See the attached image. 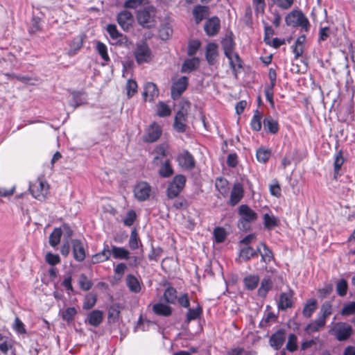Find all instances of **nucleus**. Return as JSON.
Returning <instances> with one entry per match:
<instances>
[{"label":"nucleus","instance_id":"obj_1","mask_svg":"<svg viewBox=\"0 0 355 355\" xmlns=\"http://www.w3.org/2000/svg\"><path fill=\"white\" fill-rule=\"evenodd\" d=\"M285 22L289 26H300L306 32H308L310 28V23L308 18L301 10H293L290 12L285 17Z\"/></svg>","mask_w":355,"mask_h":355},{"label":"nucleus","instance_id":"obj_2","mask_svg":"<svg viewBox=\"0 0 355 355\" xmlns=\"http://www.w3.org/2000/svg\"><path fill=\"white\" fill-rule=\"evenodd\" d=\"M238 212L241 216L239 223L242 225V228L245 230L249 229L250 223L256 221L258 218V214L248 205H240Z\"/></svg>","mask_w":355,"mask_h":355},{"label":"nucleus","instance_id":"obj_3","mask_svg":"<svg viewBox=\"0 0 355 355\" xmlns=\"http://www.w3.org/2000/svg\"><path fill=\"white\" fill-rule=\"evenodd\" d=\"M138 23L144 28H150L154 26L155 9L153 6L139 10L137 14Z\"/></svg>","mask_w":355,"mask_h":355},{"label":"nucleus","instance_id":"obj_4","mask_svg":"<svg viewBox=\"0 0 355 355\" xmlns=\"http://www.w3.org/2000/svg\"><path fill=\"white\" fill-rule=\"evenodd\" d=\"M186 184V177L184 175H175L168 184L167 196L169 198H174L181 193Z\"/></svg>","mask_w":355,"mask_h":355},{"label":"nucleus","instance_id":"obj_5","mask_svg":"<svg viewBox=\"0 0 355 355\" xmlns=\"http://www.w3.org/2000/svg\"><path fill=\"white\" fill-rule=\"evenodd\" d=\"M29 190L35 198L43 200L48 193L49 186L46 182L37 180L34 183L30 184Z\"/></svg>","mask_w":355,"mask_h":355},{"label":"nucleus","instance_id":"obj_6","mask_svg":"<svg viewBox=\"0 0 355 355\" xmlns=\"http://www.w3.org/2000/svg\"><path fill=\"white\" fill-rule=\"evenodd\" d=\"M106 30L110 38L114 40L112 44H116L120 46H128L129 41L127 37L118 31L115 24H108Z\"/></svg>","mask_w":355,"mask_h":355},{"label":"nucleus","instance_id":"obj_7","mask_svg":"<svg viewBox=\"0 0 355 355\" xmlns=\"http://www.w3.org/2000/svg\"><path fill=\"white\" fill-rule=\"evenodd\" d=\"M177 162L179 166L184 170L191 171L196 167L195 159L187 150H184L178 154Z\"/></svg>","mask_w":355,"mask_h":355},{"label":"nucleus","instance_id":"obj_8","mask_svg":"<svg viewBox=\"0 0 355 355\" xmlns=\"http://www.w3.org/2000/svg\"><path fill=\"white\" fill-rule=\"evenodd\" d=\"M334 335L339 341L347 340L353 333L352 325L346 322H338L334 328Z\"/></svg>","mask_w":355,"mask_h":355},{"label":"nucleus","instance_id":"obj_9","mask_svg":"<svg viewBox=\"0 0 355 355\" xmlns=\"http://www.w3.org/2000/svg\"><path fill=\"white\" fill-rule=\"evenodd\" d=\"M15 340L0 333V355H17Z\"/></svg>","mask_w":355,"mask_h":355},{"label":"nucleus","instance_id":"obj_10","mask_svg":"<svg viewBox=\"0 0 355 355\" xmlns=\"http://www.w3.org/2000/svg\"><path fill=\"white\" fill-rule=\"evenodd\" d=\"M189 85V78L187 76H182L171 85V94L173 100L180 97Z\"/></svg>","mask_w":355,"mask_h":355},{"label":"nucleus","instance_id":"obj_11","mask_svg":"<svg viewBox=\"0 0 355 355\" xmlns=\"http://www.w3.org/2000/svg\"><path fill=\"white\" fill-rule=\"evenodd\" d=\"M135 59L139 64L148 62L151 59V51L145 42L138 45L135 52Z\"/></svg>","mask_w":355,"mask_h":355},{"label":"nucleus","instance_id":"obj_12","mask_svg":"<svg viewBox=\"0 0 355 355\" xmlns=\"http://www.w3.org/2000/svg\"><path fill=\"white\" fill-rule=\"evenodd\" d=\"M286 338V330L279 329L272 334L269 338L270 346L275 350L280 349Z\"/></svg>","mask_w":355,"mask_h":355},{"label":"nucleus","instance_id":"obj_13","mask_svg":"<svg viewBox=\"0 0 355 355\" xmlns=\"http://www.w3.org/2000/svg\"><path fill=\"white\" fill-rule=\"evenodd\" d=\"M221 45L224 51L225 55L230 61V65L232 70H235V64L233 60V51L234 49V42L230 37L224 38L221 41Z\"/></svg>","mask_w":355,"mask_h":355},{"label":"nucleus","instance_id":"obj_14","mask_svg":"<svg viewBox=\"0 0 355 355\" xmlns=\"http://www.w3.org/2000/svg\"><path fill=\"white\" fill-rule=\"evenodd\" d=\"M116 21L123 31H128L132 26L134 18L130 12L125 10L117 15Z\"/></svg>","mask_w":355,"mask_h":355},{"label":"nucleus","instance_id":"obj_15","mask_svg":"<svg viewBox=\"0 0 355 355\" xmlns=\"http://www.w3.org/2000/svg\"><path fill=\"white\" fill-rule=\"evenodd\" d=\"M71 245L74 259L78 262L84 261L86 252L83 242L80 239H72Z\"/></svg>","mask_w":355,"mask_h":355},{"label":"nucleus","instance_id":"obj_16","mask_svg":"<svg viewBox=\"0 0 355 355\" xmlns=\"http://www.w3.org/2000/svg\"><path fill=\"white\" fill-rule=\"evenodd\" d=\"M150 187L146 182H141L137 184L134 188V195L139 201L146 200L150 196Z\"/></svg>","mask_w":355,"mask_h":355},{"label":"nucleus","instance_id":"obj_17","mask_svg":"<svg viewBox=\"0 0 355 355\" xmlns=\"http://www.w3.org/2000/svg\"><path fill=\"white\" fill-rule=\"evenodd\" d=\"M220 28V21L218 17L208 19L204 26V31L208 36H214L218 34Z\"/></svg>","mask_w":355,"mask_h":355},{"label":"nucleus","instance_id":"obj_18","mask_svg":"<svg viewBox=\"0 0 355 355\" xmlns=\"http://www.w3.org/2000/svg\"><path fill=\"white\" fill-rule=\"evenodd\" d=\"M294 292L293 290L289 289L287 292L282 293L279 295V299L277 303L279 310H286L291 308L293 304V298Z\"/></svg>","mask_w":355,"mask_h":355},{"label":"nucleus","instance_id":"obj_19","mask_svg":"<svg viewBox=\"0 0 355 355\" xmlns=\"http://www.w3.org/2000/svg\"><path fill=\"white\" fill-rule=\"evenodd\" d=\"M243 196L244 190L243 185L239 182L234 183L230 193L229 204L231 206L236 205L243 198Z\"/></svg>","mask_w":355,"mask_h":355},{"label":"nucleus","instance_id":"obj_20","mask_svg":"<svg viewBox=\"0 0 355 355\" xmlns=\"http://www.w3.org/2000/svg\"><path fill=\"white\" fill-rule=\"evenodd\" d=\"M160 284L166 287L164 293V299L165 302L171 304H176L178 298V292L176 289L172 287L170 283L166 279H164Z\"/></svg>","mask_w":355,"mask_h":355},{"label":"nucleus","instance_id":"obj_21","mask_svg":"<svg viewBox=\"0 0 355 355\" xmlns=\"http://www.w3.org/2000/svg\"><path fill=\"white\" fill-rule=\"evenodd\" d=\"M187 116L188 115L184 114L181 112H176L173 124V129L176 132L183 133L186 131L187 127Z\"/></svg>","mask_w":355,"mask_h":355},{"label":"nucleus","instance_id":"obj_22","mask_svg":"<svg viewBox=\"0 0 355 355\" xmlns=\"http://www.w3.org/2000/svg\"><path fill=\"white\" fill-rule=\"evenodd\" d=\"M193 16L196 24H199L204 19L209 15V8L207 6H195L192 10Z\"/></svg>","mask_w":355,"mask_h":355},{"label":"nucleus","instance_id":"obj_23","mask_svg":"<svg viewBox=\"0 0 355 355\" xmlns=\"http://www.w3.org/2000/svg\"><path fill=\"white\" fill-rule=\"evenodd\" d=\"M263 128L268 133L276 135L279 130V125L277 120L271 115H267L263 120Z\"/></svg>","mask_w":355,"mask_h":355},{"label":"nucleus","instance_id":"obj_24","mask_svg":"<svg viewBox=\"0 0 355 355\" xmlns=\"http://www.w3.org/2000/svg\"><path fill=\"white\" fill-rule=\"evenodd\" d=\"M158 173L163 178H168L173 175L174 169L170 159L167 158L164 161L160 162Z\"/></svg>","mask_w":355,"mask_h":355},{"label":"nucleus","instance_id":"obj_25","mask_svg":"<svg viewBox=\"0 0 355 355\" xmlns=\"http://www.w3.org/2000/svg\"><path fill=\"white\" fill-rule=\"evenodd\" d=\"M257 252L261 257V261L266 264L269 263L274 258L272 251L263 242L257 245Z\"/></svg>","mask_w":355,"mask_h":355},{"label":"nucleus","instance_id":"obj_26","mask_svg":"<svg viewBox=\"0 0 355 355\" xmlns=\"http://www.w3.org/2000/svg\"><path fill=\"white\" fill-rule=\"evenodd\" d=\"M103 319V313L100 310H93L87 314L85 319V323L93 327H98L102 322Z\"/></svg>","mask_w":355,"mask_h":355},{"label":"nucleus","instance_id":"obj_27","mask_svg":"<svg viewBox=\"0 0 355 355\" xmlns=\"http://www.w3.org/2000/svg\"><path fill=\"white\" fill-rule=\"evenodd\" d=\"M218 56V46L215 43H209L206 47L205 58L209 64L214 65Z\"/></svg>","mask_w":355,"mask_h":355},{"label":"nucleus","instance_id":"obj_28","mask_svg":"<svg viewBox=\"0 0 355 355\" xmlns=\"http://www.w3.org/2000/svg\"><path fill=\"white\" fill-rule=\"evenodd\" d=\"M110 256L111 251L110 250L109 245L107 244H105L102 251L92 256V262L93 264L101 263L108 260Z\"/></svg>","mask_w":355,"mask_h":355},{"label":"nucleus","instance_id":"obj_29","mask_svg":"<svg viewBox=\"0 0 355 355\" xmlns=\"http://www.w3.org/2000/svg\"><path fill=\"white\" fill-rule=\"evenodd\" d=\"M272 155V150L265 146H260L256 150V158L261 164H266Z\"/></svg>","mask_w":355,"mask_h":355},{"label":"nucleus","instance_id":"obj_30","mask_svg":"<svg viewBox=\"0 0 355 355\" xmlns=\"http://www.w3.org/2000/svg\"><path fill=\"white\" fill-rule=\"evenodd\" d=\"M200 64V60L197 57L187 59L183 62L181 71L182 73H190L197 69Z\"/></svg>","mask_w":355,"mask_h":355},{"label":"nucleus","instance_id":"obj_31","mask_svg":"<svg viewBox=\"0 0 355 355\" xmlns=\"http://www.w3.org/2000/svg\"><path fill=\"white\" fill-rule=\"evenodd\" d=\"M334 311L332 302L325 301L322 303L320 306V312L318 313V318L323 321L326 322L327 318L329 317Z\"/></svg>","mask_w":355,"mask_h":355},{"label":"nucleus","instance_id":"obj_32","mask_svg":"<svg viewBox=\"0 0 355 355\" xmlns=\"http://www.w3.org/2000/svg\"><path fill=\"white\" fill-rule=\"evenodd\" d=\"M155 92V84L152 82L146 83L144 87L142 93L144 99L146 102H153L154 101Z\"/></svg>","mask_w":355,"mask_h":355},{"label":"nucleus","instance_id":"obj_33","mask_svg":"<svg viewBox=\"0 0 355 355\" xmlns=\"http://www.w3.org/2000/svg\"><path fill=\"white\" fill-rule=\"evenodd\" d=\"M317 300L314 298L309 299L305 303L302 309V314L305 318H309L317 309Z\"/></svg>","mask_w":355,"mask_h":355},{"label":"nucleus","instance_id":"obj_34","mask_svg":"<svg viewBox=\"0 0 355 355\" xmlns=\"http://www.w3.org/2000/svg\"><path fill=\"white\" fill-rule=\"evenodd\" d=\"M272 281L270 277H265L261 282L260 287L258 289V295L261 297H266L267 293L272 288Z\"/></svg>","mask_w":355,"mask_h":355},{"label":"nucleus","instance_id":"obj_35","mask_svg":"<svg viewBox=\"0 0 355 355\" xmlns=\"http://www.w3.org/2000/svg\"><path fill=\"white\" fill-rule=\"evenodd\" d=\"M325 324L326 322L318 317L317 319L305 327L304 331L308 334H311L313 332L318 331L322 327H324Z\"/></svg>","mask_w":355,"mask_h":355},{"label":"nucleus","instance_id":"obj_36","mask_svg":"<svg viewBox=\"0 0 355 355\" xmlns=\"http://www.w3.org/2000/svg\"><path fill=\"white\" fill-rule=\"evenodd\" d=\"M259 280L258 275H249L244 277L243 284L247 290L253 291L257 287Z\"/></svg>","mask_w":355,"mask_h":355},{"label":"nucleus","instance_id":"obj_37","mask_svg":"<svg viewBox=\"0 0 355 355\" xmlns=\"http://www.w3.org/2000/svg\"><path fill=\"white\" fill-rule=\"evenodd\" d=\"M240 257L245 261H248L252 258L257 257V248L255 250L250 246L244 247L240 251Z\"/></svg>","mask_w":355,"mask_h":355},{"label":"nucleus","instance_id":"obj_38","mask_svg":"<svg viewBox=\"0 0 355 355\" xmlns=\"http://www.w3.org/2000/svg\"><path fill=\"white\" fill-rule=\"evenodd\" d=\"M171 107L164 101H159L157 104V116L167 117L171 115Z\"/></svg>","mask_w":355,"mask_h":355},{"label":"nucleus","instance_id":"obj_39","mask_svg":"<svg viewBox=\"0 0 355 355\" xmlns=\"http://www.w3.org/2000/svg\"><path fill=\"white\" fill-rule=\"evenodd\" d=\"M62 235V231L61 228L56 227L55 228L53 232L50 234L49 236V245L53 247V248H55L58 247V244L60 242V239Z\"/></svg>","mask_w":355,"mask_h":355},{"label":"nucleus","instance_id":"obj_40","mask_svg":"<svg viewBox=\"0 0 355 355\" xmlns=\"http://www.w3.org/2000/svg\"><path fill=\"white\" fill-rule=\"evenodd\" d=\"M261 119L262 116L259 110H254V115L250 121V127L252 130L256 132L261 130L262 126Z\"/></svg>","mask_w":355,"mask_h":355},{"label":"nucleus","instance_id":"obj_41","mask_svg":"<svg viewBox=\"0 0 355 355\" xmlns=\"http://www.w3.org/2000/svg\"><path fill=\"white\" fill-rule=\"evenodd\" d=\"M263 225L266 229L271 230L279 225V220L275 216L266 213L263 215Z\"/></svg>","mask_w":355,"mask_h":355},{"label":"nucleus","instance_id":"obj_42","mask_svg":"<svg viewBox=\"0 0 355 355\" xmlns=\"http://www.w3.org/2000/svg\"><path fill=\"white\" fill-rule=\"evenodd\" d=\"M126 284L130 291L133 293H138L141 290V286L138 279L132 275H128L127 276Z\"/></svg>","mask_w":355,"mask_h":355},{"label":"nucleus","instance_id":"obj_43","mask_svg":"<svg viewBox=\"0 0 355 355\" xmlns=\"http://www.w3.org/2000/svg\"><path fill=\"white\" fill-rule=\"evenodd\" d=\"M110 251L114 259H128L129 258V252L123 248L112 246Z\"/></svg>","mask_w":355,"mask_h":355},{"label":"nucleus","instance_id":"obj_44","mask_svg":"<svg viewBox=\"0 0 355 355\" xmlns=\"http://www.w3.org/2000/svg\"><path fill=\"white\" fill-rule=\"evenodd\" d=\"M216 188L221 195L225 196L228 192V181L222 177L217 178L215 183Z\"/></svg>","mask_w":355,"mask_h":355},{"label":"nucleus","instance_id":"obj_45","mask_svg":"<svg viewBox=\"0 0 355 355\" xmlns=\"http://www.w3.org/2000/svg\"><path fill=\"white\" fill-rule=\"evenodd\" d=\"M188 309L186 320L187 322L200 318L202 314V309L200 305H198L196 309H191L189 307Z\"/></svg>","mask_w":355,"mask_h":355},{"label":"nucleus","instance_id":"obj_46","mask_svg":"<svg viewBox=\"0 0 355 355\" xmlns=\"http://www.w3.org/2000/svg\"><path fill=\"white\" fill-rule=\"evenodd\" d=\"M96 301H97V296L96 294L89 293V294L86 295V296L84 299L83 309L84 310H89V309H92L95 306Z\"/></svg>","mask_w":355,"mask_h":355},{"label":"nucleus","instance_id":"obj_47","mask_svg":"<svg viewBox=\"0 0 355 355\" xmlns=\"http://www.w3.org/2000/svg\"><path fill=\"white\" fill-rule=\"evenodd\" d=\"M168 155H170V152L168 142L164 141L157 146V160L160 158L166 157Z\"/></svg>","mask_w":355,"mask_h":355},{"label":"nucleus","instance_id":"obj_48","mask_svg":"<svg viewBox=\"0 0 355 355\" xmlns=\"http://www.w3.org/2000/svg\"><path fill=\"white\" fill-rule=\"evenodd\" d=\"M85 98L83 96V94L80 92H72V100L70 102V105L74 108L84 104L85 103Z\"/></svg>","mask_w":355,"mask_h":355},{"label":"nucleus","instance_id":"obj_49","mask_svg":"<svg viewBox=\"0 0 355 355\" xmlns=\"http://www.w3.org/2000/svg\"><path fill=\"white\" fill-rule=\"evenodd\" d=\"M214 241L217 243H221L225 241L227 237V233L225 230L221 227H216L214 230Z\"/></svg>","mask_w":355,"mask_h":355},{"label":"nucleus","instance_id":"obj_50","mask_svg":"<svg viewBox=\"0 0 355 355\" xmlns=\"http://www.w3.org/2000/svg\"><path fill=\"white\" fill-rule=\"evenodd\" d=\"M336 289L337 294L340 297L347 295L348 291V284L345 279H340L336 282Z\"/></svg>","mask_w":355,"mask_h":355},{"label":"nucleus","instance_id":"obj_51","mask_svg":"<svg viewBox=\"0 0 355 355\" xmlns=\"http://www.w3.org/2000/svg\"><path fill=\"white\" fill-rule=\"evenodd\" d=\"M173 309L168 304L157 303V315L168 317L172 314Z\"/></svg>","mask_w":355,"mask_h":355},{"label":"nucleus","instance_id":"obj_52","mask_svg":"<svg viewBox=\"0 0 355 355\" xmlns=\"http://www.w3.org/2000/svg\"><path fill=\"white\" fill-rule=\"evenodd\" d=\"M173 30L169 24L162 25L159 29V37L162 40H166L172 35Z\"/></svg>","mask_w":355,"mask_h":355},{"label":"nucleus","instance_id":"obj_53","mask_svg":"<svg viewBox=\"0 0 355 355\" xmlns=\"http://www.w3.org/2000/svg\"><path fill=\"white\" fill-rule=\"evenodd\" d=\"M76 313L77 309L75 307H68L62 312L61 316L63 320L70 322L74 319Z\"/></svg>","mask_w":355,"mask_h":355},{"label":"nucleus","instance_id":"obj_54","mask_svg":"<svg viewBox=\"0 0 355 355\" xmlns=\"http://www.w3.org/2000/svg\"><path fill=\"white\" fill-rule=\"evenodd\" d=\"M96 49L98 53L105 62H107L110 61V59L107 53V48L105 44L99 41L97 42Z\"/></svg>","mask_w":355,"mask_h":355},{"label":"nucleus","instance_id":"obj_55","mask_svg":"<svg viewBox=\"0 0 355 355\" xmlns=\"http://www.w3.org/2000/svg\"><path fill=\"white\" fill-rule=\"evenodd\" d=\"M286 348L291 352H294L297 349V337L295 334H289Z\"/></svg>","mask_w":355,"mask_h":355},{"label":"nucleus","instance_id":"obj_56","mask_svg":"<svg viewBox=\"0 0 355 355\" xmlns=\"http://www.w3.org/2000/svg\"><path fill=\"white\" fill-rule=\"evenodd\" d=\"M137 83L133 79H128L126 83V92L128 98L132 97L137 92Z\"/></svg>","mask_w":355,"mask_h":355},{"label":"nucleus","instance_id":"obj_57","mask_svg":"<svg viewBox=\"0 0 355 355\" xmlns=\"http://www.w3.org/2000/svg\"><path fill=\"white\" fill-rule=\"evenodd\" d=\"M144 141L146 142L155 141V122L153 121L148 130L146 135H144Z\"/></svg>","mask_w":355,"mask_h":355},{"label":"nucleus","instance_id":"obj_58","mask_svg":"<svg viewBox=\"0 0 355 355\" xmlns=\"http://www.w3.org/2000/svg\"><path fill=\"white\" fill-rule=\"evenodd\" d=\"M79 286L82 290L89 291L92 287L93 284L85 274H82L79 279Z\"/></svg>","mask_w":355,"mask_h":355},{"label":"nucleus","instance_id":"obj_59","mask_svg":"<svg viewBox=\"0 0 355 355\" xmlns=\"http://www.w3.org/2000/svg\"><path fill=\"white\" fill-rule=\"evenodd\" d=\"M344 162L345 159L343 157V151L340 150L334 155V168H335L336 170H340Z\"/></svg>","mask_w":355,"mask_h":355},{"label":"nucleus","instance_id":"obj_60","mask_svg":"<svg viewBox=\"0 0 355 355\" xmlns=\"http://www.w3.org/2000/svg\"><path fill=\"white\" fill-rule=\"evenodd\" d=\"M355 313V302H351L343 306L340 314L343 316H348Z\"/></svg>","mask_w":355,"mask_h":355},{"label":"nucleus","instance_id":"obj_61","mask_svg":"<svg viewBox=\"0 0 355 355\" xmlns=\"http://www.w3.org/2000/svg\"><path fill=\"white\" fill-rule=\"evenodd\" d=\"M200 42L193 40L189 42L187 49V54L189 56L194 55L200 46Z\"/></svg>","mask_w":355,"mask_h":355},{"label":"nucleus","instance_id":"obj_62","mask_svg":"<svg viewBox=\"0 0 355 355\" xmlns=\"http://www.w3.org/2000/svg\"><path fill=\"white\" fill-rule=\"evenodd\" d=\"M13 329L18 334H25L26 333V330L24 324L17 317L15 318V322H14V324H13Z\"/></svg>","mask_w":355,"mask_h":355},{"label":"nucleus","instance_id":"obj_63","mask_svg":"<svg viewBox=\"0 0 355 355\" xmlns=\"http://www.w3.org/2000/svg\"><path fill=\"white\" fill-rule=\"evenodd\" d=\"M136 213L134 210L128 211L123 219V224L129 227L132 225L136 219Z\"/></svg>","mask_w":355,"mask_h":355},{"label":"nucleus","instance_id":"obj_64","mask_svg":"<svg viewBox=\"0 0 355 355\" xmlns=\"http://www.w3.org/2000/svg\"><path fill=\"white\" fill-rule=\"evenodd\" d=\"M46 263L51 266H55L60 262V258L58 254L51 252L46 253L45 256Z\"/></svg>","mask_w":355,"mask_h":355}]
</instances>
